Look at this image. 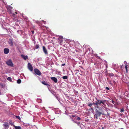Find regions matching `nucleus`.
<instances>
[{
    "instance_id": "nucleus-1",
    "label": "nucleus",
    "mask_w": 129,
    "mask_h": 129,
    "mask_svg": "<svg viewBox=\"0 0 129 129\" xmlns=\"http://www.w3.org/2000/svg\"><path fill=\"white\" fill-rule=\"evenodd\" d=\"M97 103V108H101L99 106H101L103 107H105L106 106L105 103H107V101L106 100H99L96 99Z\"/></svg>"
},
{
    "instance_id": "nucleus-2",
    "label": "nucleus",
    "mask_w": 129,
    "mask_h": 129,
    "mask_svg": "<svg viewBox=\"0 0 129 129\" xmlns=\"http://www.w3.org/2000/svg\"><path fill=\"white\" fill-rule=\"evenodd\" d=\"M103 109L102 108H99L95 110V112L94 115V117L96 119H97L99 117H101V115L104 114L103 113Z\"/></svg>"
},
{
    "instance_id": "nucleus-3",
    "label": "nucleus",
    "mask_w": 129,
    "mask_h": 129,
    "mask_svg": "<svg viewBox=\"0 0 129 129\" xmlns=\"http://www.w3.org/2000/svg\"><path fill=\"white\" fill-rule=\"evenodd\" d=\"M6 63L9 66L13 67V64L12 62L11 59H9L6 61Z\"/></svg>"
},
{
    "instance_id": "nucleus-4",
    "label": "nucleus",
    "mask_w": 129,
    "mask_h": 129,
    "mask_svg": "<svg viewBox=\"0 0 129 129\" xmlns=\"http://www.w3.org/2000/svg\"><path fill=\"white\" fill-rule=\"evenodd\" d=\"M34 71L35 74L38 76H40L42 74L37 69H34Z\"/></svg>"
},
{
    "instance_id": "nucleus-5",
    "label": "nucleus",
    "mask_w": 129,
    "mask_h": 129,
    "mask_svg": "<svg viewBox=\"0 0 129 129\" xmlns=\"http://www.w3.org/2000/svg\"><path fill=\"white\" fill-rule=\"evenodd\" d=\"M63 37L62 36H59L58 38V42L59 43V44L60 45H62V43L63 41Z\"/></svg>"
},
{
    "instance_id": "nucleus-6",
    "label": "nucleus",
    "mask_w": 129,
    "mask_h": 129,
    "mask_svg": "<svg viewBox=\"0 0 129 129\" xmlns=\"http://www.w3.org/2000/svg\"><path fill=\"white\" fill-rule=\"evenodd\" d=\"M28 69L31 71H32L33 70V67L30 63H28Z\"/></svg>"
},
{
    "instance_id": "nucleus-7",
    "label": "nucleus",
    "mask_w": 129,
    "mask_h": 129,
    "mask_svg": "<svg viewBox=\"0 0 129 129\" xmlns=\"http://www.w3.org/2000/svg\"><path fill=\"white\" fill-rule=\"evenodd\" d=\"M43 49L44 52L45 54H48L47 50L45 46H43Z\"/></svg>"
},
{
    "instance_id": "nucleus-8",
    "label": "nucleus",
    "mask_w": 129,
    "mask_h": 129,
    "mask_svg": "<svg viewBox=\"0 0 129 129\" xmlns=\"http://www.w3.org/2000/svg\"><path fill=\"white\" fill-rule=\"evenodd\" d=\"M3 125L4 127V128L5 129L8 128L9 127L8 123L7 122L5 123Z\"/></svg>"
},
{
    "instance_id": "nucleus-9",
    "label": "nucleus",
    "mask_w": 129,
    "mask_h": 129,
    "mask_svg": "<svg viewBox=\"0 0 129 129\" xmlns=\"http://www.w3.org/2000/svg\"><path fill=\"white\" fill-rule=\"evenodd\" d=\"M9 49L8 48H5L4 49V53L5 54H8L9 53Z\"/></svg>"
},
{
    "instance_id": "nucleus-10",
    "label": "nucleus",
    "mask_w": 129,
    "mask_h": 129,
    "mask_svg": "<svg viewBox=\"0 0 129 129\" xmlns=\"http://www.w3.org/2000/svg\"><path fill=\"white\" fill-rule=\"evenodd\" d=\"M42 83L45 85L49 86V82H47L46 81H43L41 82Z\"/></svg>"
},
{
    "instance_id": "nucleus-11",
    "label": "nucleus",
    "mask_w": 129,
    "mask_h": 129,
    "mask_svg": "<svg viewBox=\"0 0 129 129\" xmlns=\"http://www.w3.org/2000/svg\"><path fill=\"white\" fill-rule=\"evenodd\" d=\"M51 80H53L55 83H57V79L55 77H51Z\"/></svg>"
},
{
    "instance_id": "nucleus-12",
    "label": "nucleus",
    "mask_w": 129,
    "mask_h": 129,
    "mask_svg": "<svg viewBox=\"0 0 129 129\" xmlns=\"http://www.w3.org/2000/svg\"><path fill=\"white\" fill-rule=\"evenodd\" d=\"M22 57L25 60H26L28 59V57L27 56H25L23 55H21Z\"/></svg>"
},
{
    "instance_id": "nucleus-13",
    "label": "nucleus",
    "mask_w": 129,
    "mask_h": 129,
    "mask_svg": "<svg viewBox=\"0 0 129 129\" xmlns=\"http://www.w3.org/2000/svg\"><path fill=\"white\" fill-rule=\"evenodd\" d=\"M9 43V44H10L11 46H12L13 45V42L12 40L11 39H10L9 40V41L8 42Z\"/></svg>"
},
{
    "instance_id": "nucleus-14",
    "label": "nucleus",
    "mask_w": 129,
    "mask_h": 129,
    "mask_svg": "<svg viewBox=\"0 0 129 129\" xmlns=\"http://www.w3.org/2000/svg\"><path fill=\"white\" fill-rule=\"evenodd\" d=\"M6 8L8 10V11H10L12 9V7L11 6H8L6 7Z\"/></svg>"
},
{
    "instance_id": "nucleus-15",
    "label": "nucleus",
    "mask_w": 129,
    "mask_h": 129,
    "mask_svg": "<svg viewBox=\"0 0 129 129\" xmlns=\"http://www.w3.org/2000/svg\"><path fill=\"white\" fill-rule=\"evenodd\" d=\"M15 129H21V128L20 126H17L15 125H14Z\"/></svg>"
},
{
    "instance_id": "nucleus-16",
    "label": "nucleus",
    "mask_w": 129,
    "mask_h": 129,
    "mask_svg": "<svg viewBox=\"0 0 129 129\" xmlns=\"http://www.w3.org/2000/svg\"><path fill=\"white\" fill-rule=\"evenodd\" d=\"M74 119L78 120H81V118L80 117L77 116H76L75 118H74Z\"/></svg>"
},
{
    "instance_id": "nucleus-17",
    "label": "nucleus",
    "mask_w": 129,
    "mask_h": 129,
    "mask_svg": "<svg viewBox=\"0 0 129 129\" xmlns=\"http://www.w3.org/2000/svg\"><path fill=\"white\" fill-rule=\"evenodd\" d=\"M7 79L8 80V81H10V82L12 81V78L10 77H8L7 78Z\"/></svg>"
},
{
    "instance_id": "nucleus-18",
    "label": "nucleus",
    "mask_w": 129,
    "mask_h": 129,
    "mask_svg": "<svg viewBox=\"0 0 129 129\" xmlns=\"http://www.w3.org/2000/svg\"><path fill=\"white\" fill-rule=\"evenodd\" d=\"M21 82V80L20 79H19L17 81V83L18 84L20 83Z\"/></svg>"
},
{
    "instance_id": "nucleus-19",
    "label": "nucleus",
    "mask_w": 129,
    "mask_h": 129,
    "mask_svg": "<svg viewBox=\"0 0 129 129\" xmlns=\"http://www.w3.org/2000/svg\"><path fill=\"white\" fill-rule=\"evenodd\" d=\"M35 48L36 49H38L39 48V45L37 44L35 46Z\"/></svg>"
},
{
    "instance_id": "nucleus-20",
    "label": "nucleus",
    "mask_w": 129,
    "mask_h": 129,
    "mask_svg": "<svg viewBox=\"0 0 129 129\" xmlns=\"http://www.w3.org/2000/svg\"><path fill=\"white\" fill-rule=\"evenodd\" d=\"M127 65L126 64L125 66V68L126 70V73H127L128 72V71L127 69Z\"/></svg>"
},
{
    "instance_id": "nucleus-21",
    "label": "nucleus",
    "mask_w": 129,
    "mask_h": 129,
    "mask_svg": "<svg viewBox=\"0 0 129 129\" xmlns=\"http://www.w3.org/2000/svg\"><path fill=\"white\" fill-rule=\"evenodd\" d=\"M67 78L68 77L67 76H64L62 77V78L64 79H67Z\"/></svg>"
},
{
    "instance_id": "nucleus-22",
    "label": "nucleus",
    "mask_w": 129,
    "mask_h": 129,
    "mask_svg": "<svg viewBox=\"0 0 129 129\" xmlns=\"http://www.w3.org/2000/svg\"><path fill=\"white\" fill-rule=\"evenodd\" d=\"M93 105H95L96 106V107H97V101H96L95 102H93V103L92 104Z\"/></svg>"
},
{
    "instance_id": "nucleus-23",
    "label": "nucleus",
    "mask_w": 129,
    "mask_h": 129,
    "mask_svg": "<svg viewBox=\"0 0 129 129\" xmlns=\"http://www.w3.org/2000/svg\"><path fill=\"white\" fill-rule=\"evenodd\" d=\"M92 105H93V104L91 103H90L88 104V106L90 107H91Z\"/></svg>"
},
{
    "instance_id": "nucleus-24",
    "label": "nucleus",
    "mask_w": 129,
    "mask_h": 129,
    "mask_svg": "<svg viewBox=\"0 0 129 129\" xmlns=\"http://www.w3.org/2000/svg\"><path fill=\"white\" fill-rule=\"evenodd\" d=\"M124 111V110L123 108H122L121 109V110L120 111V112H123Z\"/></svg>"
},
{
    "instance_id": "nucleus-25",
    "label": "nucleus",
    "mask_w": 129,
    "mask_h": 129,
    "mask_svg": "<svg viewBox=\"0 0 129 129\" xmlns=\"http://www.w3.org/2000/svg\"><path fill=\"white\" fill-rule=\"evenodd\" d=\"M16 117L17 119H20V116H16Z\"/></svg>"
},
{
    "instance_id": "nucleus-26",
    "label": "nucleus",
    "mask_w": 129,
    "mask_h": 129,
    "mask_svg": "<svg viewBox=\"0 0 129 129\" xmlns=\"http://www.w3.org/2000/svg\"><path fill=\"white\" fill-rule=\"evenodd\" d=\"M109 75L111 76H114V74L113 73H110L109 74Z\"/></svg>"
},
{
    "instance_id": "nucleus-27",
    "label": "nucleus",
    "mask_w": 129,
    "mask_h": 129,
    "mask_svg": "<svg viewBox=\"0 0 129 129\" xmlns=\"http://www.w3.org/2000/svg\"><path fill=\"white\" fill-rule=\"evenodd\" d=\"M37 101L38 102H41V99H38Z\"/></svg>"
},
{
    "instance_id": "nucleus-28",
    "label": "nucleus",
    "mask_w": 129,
    "mask_h": 129,
    "mask_svg": "<svg viewBox=\"0 0 129 129\" xmlns=\"http://www.w3.org/2000/svg\"><path fill=\"white\" fill-rule=\"evenodd\" d=\"M90 48H88L86 50V52H87V51H88V50L90 51Z\"/></svg>"
},
{
    "instance_id": "nucleus-29",
    "label": "nucleus",
    "mask_w": 129,
    "mask_h": 129,
    "mask_svg": "<svg viewBox=\"0 0 129 129\" xmlns=\"http://www.w3.org/2000/svg\"><path fill=\"white\" fill-rule=\"evenodd\" d=\"M71 116L72 117H74L75 118L76 116L74 115H71Z\"/></svg>"
},
{
    "instance_id": "nucleus-30",
    "label": "nucleus",
    "mask_w": 129,
    "mask_h": 129,
    "mask_svg": "<svg viewBox=\"0 0 129 129\" xmlns=\"http://www.w3.org/2000/svg\"><path fill=\"white\" fill-rule=\"evenodd\" d=\"M106 89L107 90H109L110 89L109 88V87H106Z\"/></svg>"
},
{
    "instance_id": "nucleus-31",
    "label": "nucleus",
    "mask_w": 129,
    "mask_h": 129,
    "mask_svg": "<svg viewBox=\"0 0 129 129\" xmlns=\"http://www.w3.org/2000/svg\"><path fill=\"white\" fill-rule=\"evenodd\" d=\"M72 120L75 123H77L76 121H74V119H72Z\"/></svg>"
},
{
    "instance_id": "nucleus-32",
    "label": "nucleus",
    "mask_w": 129,
    "mask_h": 129,
    "mask_svg": "<svg viewBox=\"0 0 129 129\" xmlns=\"http://www.w3.org/2000/svg\"><path fill=\"white\" fill-rule=\"evenodd\" d=\"M112 102L114 104H115L114 103H115V102L113 100H112Z\"/></svg>"
},
{
    "instance_id": "nucleus-33",
    "label": "nucleus",
    "mask_w": 129,
    "mask_h": 129,
    "mask_svg": "<svg viewBox=\"0 0 129 129\" xmlns=\"http://www.w3.org/2000/svg\"><path fill=\"white\" fill-rule=\"evenodd\" d=\"M31 32L32 34H34V31H33V30H31Z\"/></svg>"
},
{
    "instance_id": "nucleus-34",
    "label": "nucleus",
    "mask_w": 129,
    "mask_h": 129,
    "mask_svg": "<svg viewBox=\"0 0 129 129\" xmlns=\"http://www.w3.org/2000/svg\"><path fill=\"white\" fill-rule=\"evenodd\" d=\"M0 85L1 86H3V85L2 84L0 83Z\"/></svg>"
},
{
    "instance_id": "nucleus-35",
    "label": "nucleus",
    "mask_w": 129,
    "mask_h": 129,
    "mask_svg": "<svg viewBox=\"0 0 129 129\" xmlns=\"http://www.w3.org/2000/svg\"><path fill=\"white\" fill-rule=\"evenodd\" d=\"M65 63H63L62 64V66H63L65 65Z\"/></svg>"
},
{
    "instance_id": "nucleus-36",
    "label": "nucleus",
    "mask_w": 129,
    "mask_h": 129,
    "mask_svg": "<svg viewBox=\"0 0 129 129\" xmlns=\"http://www.w3.org/2000/svg\"><path fill=\"white\" fill-rule=\"evenodd\" d=\"M15 15V14H13V17H14Z\"/></svg>"
},
{
    "instance_id": "nucleus-37",
    "label": "nucleus",
    "mask_w": 129,
    "mask_h": 129,
    "mask_svg": "<svg viewBox=\"0 0 129 129\" xmlns=\"http://www.w3.org/2000/svg\"><path fill=\"white\" fill-rule=\"evenodd\" d=\"M42 21H43L44 22V24H45V22H46L45 21H44L43 20H42Z\"/></svg>"
},
{
    "instance_id": "nucleus-38",
    "label": "nucleus",
    "mask_w": 129,
    "mask_h": 129,
    "mask_svg": "<svg viewBox=\"0 0 129 129\" xmlns=\"http://www.w3.org/2000/svg\"><path fill=\"white\" fill-rule=\"evenodd\" d=\"M113 83H115V81H114V80H113Z\"/></svg>"
},
{
    "instance_id": "nucleus-39",
    "label": "nucleus",
    "mask_w": 129,
    "mask_h": 129,
    "mask_svg": "<svg viewBox=\"0 0 129 129\" xmlns=\"http://www.w3.org/2000/svg\"><path fill=\"white\" fill-rule=\"evenodd\" d=\"M15 13H16L17 14V13L16 12H15Z\"/></svg>"
},
{
    "instance_id": "nucleus-40",
    "label": "nucleus",
    "mask_w": 129,
    "mask_h": 129,
    "mask_svg": "<svg viewBox=\"0 0 129 129\" xmlns=\"http://www.w3.org/2000/svg\"><path fill=\"white\" fill-rule=\"evenodd\" d=\"M96 63H94V65H95L96 64Z\"/></svg>"
},
{
    "instance_id": "nucleus-41",
    "label": "nucleus",
    "mask_w": 129,
    "mask_h": 129,
    "mask_svg": "<svg viewBox=\"0 0 129 129\" xmlns=\"http://www.w3.org/2000/svg\"><path fill=\"white\" fill-rule=\"evenodd\" d=\"M123 129V128H121V129Z\"/></svg>"
},
{
    "instance_id": "nucleus-42",
    "label": "nucleus",
    "mask_w": 129,
    "mask_h": 129,
    "mask_svg": "<svg viewBox=\"0 0 129 129\" xmlns=\"http://www.w3.org/2000/svg\"><path fill=\"white\" fill-rule=\"evenodd\" d=\"M91 109H93V108H91Z\"/></svg>"
}]
</instances>
